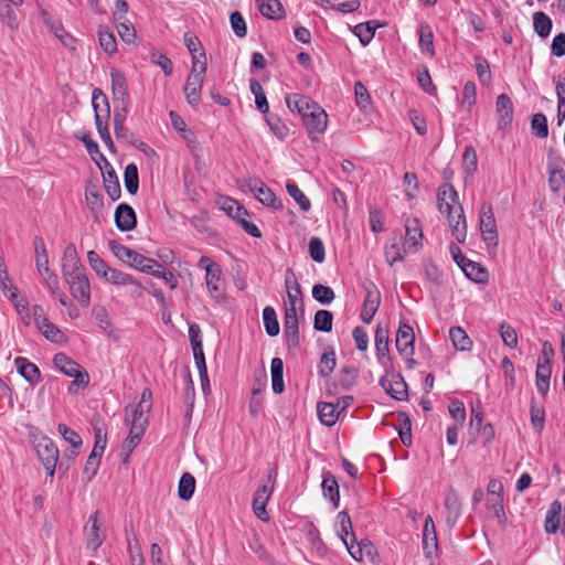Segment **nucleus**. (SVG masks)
Segmentation results:
<instances>
[{
	"label": "nucleus",
	"mask_w": 565,
	"mask_h": 565,
	"mask_svg": "<svg viewBox=\"0 0 565 565\" xmlns=\"http://www.w3.org/2000/svg\"><path fill=\"white\" fill-rule=\"evenodd\" d=\"M437 203L440 213L447 216L456 244H462L467 232L466 220L462 206L458 202V194L451 184L445 183L439 186Z\"/></svg>",
	"instance_id": "nucleus-1"
},
{
	"label": "nucleus",
	"mask_w": 565,
	"mask_h": 565,
	"mask_svg": "<svg viewBox=\"0 0 565 565\" xmlns=\"http://www.w3.org/2000/svg\"><path fill=\"white\" fill-rule=\"evenodd\" d=\"M65 258L63 274L70 291L83 307H87L90 302V286L85 269L77 258L76 249H66Z\"/></svg>",
	"instance_id": "nucleus-2"
},
{
	"label": "nucleus",
	"mask_w": 565,
	"mask_h": 565,
	"mask_svg": "<svg viewBox=\"0 0 565 565\" xmlns=\"http://www.w3.org/2000/svg\"><path fill=\"white\" fill-rule=\"evenodd\" d=\"M114 255L125 265L153 275L154 277L162 278L167 281L171 289L177 288L178 280L174 275L161 268V266L153 259L138 253L137 249H113Z\"/></svg>",
	"instance_id": "nucleus-3"
},
{
	"label": "nucleus",
	"mask_w": 565,
	"mask_h": 565,
	"mask_svg": "<svg viewBox=\"0 0 565 565\" xmlns=\"http://www.w3.org/2000/svg\"><path fill=\"white\" fill-rule=\"evenodd\" d=\"M125 422L129 426V434L121 445L120 456L124 462L128 461L130 454L139 445L148 426V416L139 407L125 409Z\"/></svg>",
	"instance_id": "nucleus-4"
},
{
	"label": "nucleus",
	"mask_w": 565,
	"mask_h": 565,
	"mask_svg": "<svg viewBox=\"0 0 565 565\" xmlns=\"http://www.w3.org/2000/svg\"><path fill=\"white\" fill-rule=\"evenodd\" d=\"M277 468L273 467L268 470L266 477L262 480V484L258 487L253 498V511L255 515L262 521H268L269 514L266 511V505L270 499L274 486L277 478Z\"/></svg>",
	"instance_id": "nucleus-5"
},
{
	"label": "nucleus",
	"mask_w": 565,
	"mask_h": 565,
	"mask_svg": "<svg viewBox=\"0 0 565 565\" xmlns=\"http://www.w3.org/2000/svg\"><path fill=\"white\" fill-rule=\"evenodd\" d=\"M92 103H93V107L95 110V124H96V128L99 134V137L103 140V142L111 150L114 148V142H113V139H111L109 130H108V125L106 121L105 122L103 121V116L99 113V104L103 103L106 107L105 118L106 119L109 118L110 110H109L107 97L99 88H95L93 90Z\"/></svg>",
	"instance_id": "nucleus-6"
},
{
	"label": "nucleus",
	"mask_w": 565,
	"mask_h": 565,
	"mask_svg": "<svg viewBox=\"0 0 565 565\" xmlns=\"http://www.w3.org/2000/svg\"><path fill=\"white\" fill-rule=\"evenodd\" d=\"M53 363L57 370L67 376L74 377L73 385L87 386L89 383L88 373L82 366L64 353H56Z\"/></svg>",
	"instance_id": "nucleus-7"
},
{
	"label": "nucleus",
	"mask_w": 565,
	"mask_h": 565,
	"mask_svg": "<svg viewBox=\"0 0 565 565\" xmlns=\"http://www.w3.org/2000/svg\"><path fill=\"white\" fill-rule=\"evenodd\" d=\"M242 189H246L264 205L275 210L282 209L281 200L277 199L275 193L259 179L248 178L242 184Z\"/></svg>",
	"instance_id": "nucleus-8"
},
{
	"label": "nucleus",
	"mask_w": 565,
	"mask_h": 565,
	"mask_svg": "<svg viewBox=\"0 0 565 565\" xmlns=\"http://www.w3.org/2000/svg\"><path fill=\"white\" fill-rule=\"evenodd\" d=\"M451 256L467 278L477 284H484L488 281L489 274L486 267L467 258L461 253V249H451Z\"/></svg>",
	"instance_id": "nucleus-9"
},
{
	"label": "nucleus",
	"mask_w": 565,
	"mask_h": 565,
	"mask_svg": "<svg viewBox=\"0 0 565 565\" xmlns=\"http://www.w3.org/2000/svg\"><path fill=\"white\" fill-rule=\"evenodd\" d=\"M363 289L365 291V298L360 317L364 323H371L381 305V292L376 285L371 280L363 282Z\"/></svg>",
	"instance_id": "nucleus-10"
},
{
	"label": "nucleus",
	"mask_w": 565,
	"mask_h": 565,
	"mask_svg": "<svg viewBox=\"0 0 565 565\" xmlns=\"http://www.w3.org/2000/svg\"><path fill=\"white\" fill-rule=\"evenodd\" d=\"M35 450L49 476L53 477L58 460L57 447L50 438L42 437L36 441Z\"/></svg>",
	"instance_id": "nucleus-11"
},
{
	"label": "nucleus",
	"mask_w": 565,
	"mask_h": 565,
	"mask_svg": "<svg viewBox=\"0 0 565 565\" xmlns=\"http://www.w3.org/2000/svg\"><path fill=\"white\" fill-rule=\"evenodd\" d=\"M480 221V230L484 242L488 246H497L498 245V232H497V222L494 218L493 207L490 203L484 202L480 207L479 213Z\"/></svg>",
	"instance_id": "nucleus-12"
},
{
	"label": "nucleus",
	"mask_w": 565,
	"mask_h": 565,
	"mask_svg": "<svg viewBox=\"0 0 565 565\" xmlns=\"http://www.w3.org/2000/svg\"><path fill=\"white\" fill-rule=\"evenodd\" d=\"M302 120L306 125L309 138L316 141L327 129L328 115L319 105H312L310 113H308Z\"/></svg>",
	"instance_id": "nucleus-13"
},
{
	"label": "nucleus",
	"mask_w": 565,
	"mask_h": 565,
	"mask_svg": "<svg viewBox=\"0 0 565 565\" xmlns=\"http://www.w3.org/2000/svg\"><path fill=\"white\" fill-rule=\"evenodd\" d=\"M298 305L287 303L284 315V334L289 347L299 345Z\"/></svg>",
	"instance_id": "nucleus-14"
},
{
	"label": "nucleus",
	"mask_w": 565,
	"mask_h": 565,
	"mask_svg": "<svg viewBox=\"0 0 565 565\" xmlns=\"http://www.w3.org/2000/svg\"><path fill=\"white\" fill-rule=\"evenodd\" d=\"M35 265L39 275L41 276L42 282L46 286L51 294L57 292L58 289V278L57 276L50 269L49 266V256L46 249H36L35 254Z\"/></svg>",
	"instance_id": "nucleus-15"
},
{
	"label": "nucleus",
	"mask_w": 565,
	"mask_h": 565,
	"mask_svg": "<svg viewBox=\"0 0 565 565\" xmlns=\"http://www.w3.org/2000/svg\"><path fill=\"white\" fill-rule=\"evenodd\" d=\"M414 342L415 334L413 328L405 322H401L395 340L398 353L404 358L412 356L414 353Z\"/></svg>",
	"instance_id": "nucleus-16"
},
{
	"label": "nucleus",
	"mask_w": 565,
	"mask_h": 565,
	"mask_svg": "<svg viewBox=\"0 0 565 565\" xmlns=\"http://www.w3.org/2000/svg\"><path fill=\"white\" fill-rule=\"evenodd\" d=\"M446 523L449 527H454L461 515V502L459 494L450 488L445 494Z\"/></svg>",
	"instance_id": "nucleus-17"
},
{
	"label": "nucleus",
	"mask_w": 565,
	"mask_h": 565,
	"mask_svg": "<svg viewBox=\"0 0 565 565\" xmlns=\"http://www.w3.org/2000/svg\"><path fill=\"white\" fill-rule=\"evenodd\" d=\"M98 511L90 514L88 524L85 527L86 545L93 551H96L105 539V533L98 526Z\"/></svg>",
	"instance_id": "nucleus-18"
},
{
	"label": "nucleus",
	"mask_w": 565,
	"mask_h": 565,
	"mask_svg": "<svg viewBox=\"0 0 565 565\" xmlns=\"http://www.w3.org/2000/svg\"><path fill=\"white\" fill-rule=\"evenodd\" d=\"M110 78L114 100L121 103V105H127L129 92L126 76L121 71L113 68L110 71Z\"/></svg>",
	"instance_id": "nucleus-19"
},
{
	"label": "nucleus",
	"mask_w": 565,
	"mask_h": 565,
	"mask_svg": "<svg viewBox=\"0 0 565 565\" xmlns=\"http://www.w3.org/2000/svg\"><path fill=\"white\" fill-rule=\"evenodd\" d=\"M497 114H498V127L499 129H507L513 119V105L510 97L507 94H501L497 98Z\"/></svg>",
	"instance_id": "nucleus-20"
},
{
	"label": "nucleus",
	"mask_w": 565,
	"mask_h": 565,
	"mask_svg": "<svg viewBox=\"0 0 565 565\" xmlns=\"http://www.w3.org/2000/svg\"><path fill=\"white\" fill-rule=\"evenodd\" d=\"M104 160L106 163V169L103 171L104 188L108 196L116 201L121 194L120 183L111 164L105 158Z\"/></svg>",
	"instance_id": "nucleus-21"
},
{
	"label": "nucleus",
	"mask_w": 565,
	"mask_h": 565,
	"mask_svg": "<svg viewBox=\"0 0 565 565\" xmlns=\"http://www.w3.org/2000/svg\"><path fill=\"white\" fill-rule=\"evenodd\" d=\"M206 271V286L210 295L214 299H220L223 296V284L221 280V269L215 264H210L205 268Z\"/></svg>",
	"instance_id": "nucleus-22"
},
{
	"label": "nucleus",
	"mask_w": 565,
	"mask_h": 565,
	"mask_svg": "<svg viewBox=\"0 0 565 565\" xmlns=\"http://www.w3.org/2000/svg\"><path fill=\"white\" fill-rule=\"evenodd\" d=\"M286 104L292 113H297L303 118L310 113L312 105H318L312 102L309 97L301 94H289L286 96Z\"/></svg>",
	"instance_id": "nucleus-23"
},
{
	"label": "nucleus",
	"mask_w": 565,
	"mask_h": 565,
	"mask_svg": "<svg viewBox=\"0 0 565 565\" xmlns=\"http://www.w3.org/2000/svg\"><path fill=\"white\" fill-rule=\"evenodd\" d=\"M115 222L119 230L129 231L136 225L135 211L128 204H119L115 212Z\"/></svg>",
	"instance_id": "nucleus-24"
},
{
	"label": "nucleus",
	"mask_w": 565,
	"mask_h": 565,
	"mask_svg": "<svg viewBox=\"0 0 565 565\" xmlns=\"http://www.w3.org/2000/svg\"><path fill=\"white\" fill-rule=\"evenodd\" d=\"M423 230L420 222L415 217L405 221V243L412 247L423 245Z\"/></svg>",
	"instance_id": "nucleus-25"
},
{
	"label": "nucleus",
	"mask_w": 565,
	"mask_h": 565,
	"mask_svg": "<svg viewBox=\"0 0 565 565\" xmlns=\"http://www.w3.org/2000/svg\"><path fill=\"white\" fill-rule=\"evenodd\" d=\"M337 524L339 526L338 534L345 547L352 542L355 543V534L352 529V521L345 511H341L337 516Z\"/></svg>",
	"instance_id": "nucleus-26"
},
{
	"label": "nucleus",
	"mask_w": 565,
	"mask_h": 565,
	"mask_svg": "<svg viewBox=\"0 0 565 565\" xmlns=\"http://www.w3.org/2000/svg\"><path fill=\"white\" fill-rule=\"evenodd\" d=\"M388 329L382 324H377L375 330V349L379 361L384 364L388 360Z\"/></svg>",
	"instance_id": "nucleus-27"
},
{
	"label": "nucleus",
	"mask_w": 565,
	"mask_h": 565,
	"mask_svg": "<svg viewBox=\"0 0 565 565\" xmlns=\"http://www.w3.org/2000/svg\"><path fill=\"white\" fill-rule=\"evenodd\" d=\"M203 79L195 78L194 76H188L183 92L185 95L186 102L191 106H198L201 100V92L203 86Z\"/></svg>",
	"instance_id": "nucleus-28"
},
{
	"label": "nucleus",
	"mask_w": 565,
	"mask_h": 565,
	"mask_svg": "<svg viewBox=\"0 0 565 565\" xmlns=\"http://www.w3.org/2000/svg\"><path fill=\"white\" fill-rule=\"evenodd\" d=\"M321 487L324 498L330 500L334 509L338 508L340 502V492L338 481L334 476L330 472H327L323 476Z\"/></svg>",
	"instance_id": "nucleus-29"
},
{
	"label": "nucleus",
	"mask_w": 565,
	"mask_h": 565,
	"mask_svg": "<svg viewBox=\"0 0 565 565\" xmlns=\"http://www.w3.org/2000/svg\"><path fill=\"white\" fill-rule=\"evenodd\" d=\"M14 364L19 373L31 384L38 383L40 380V370L34 364L29 362L25 358H17Z\"/></svg>",
	"instance_id": "nucleus-30"
},
{
	"label": "nucleus",
	"mask_w": 565,
	"mask_h": 565,
	"mask_svg": "<svg viewBox=\"0 0 565 565\" xmlns=\"http://www.w3.org/2000/svg\"><path fill=\"white\" fill-rule=\"evenodd\" d=\"M317 411L320 422L326 426H333L340 414L338 406L333 403L320 402L318 403Z\"/></svg>",
	"instance_id": "nucleus-31"
},
{
	"label": "nucleus",
	"mask_w": 565,
	"mask_h": 565,
	"mask_svg": "<svg viewBox=\"0 0 565 565\" xmlns=\"http://www.w3.org/2000/svg\"><path fill=\"white\" fill-rule=\"evenodd\" d=\"M221 210H223L228 216L233 218H239L241 216H247L248 212L247 210L241 205L236 200L223 196L220 198L217 201Z\"/></svg>",
	"instance_id": "nucleus-32"
},
{
	"label": "nucleus",
	"mask_w": 565,
	"mask_h": 565,
	"mask_svg": "<svg viewBox=\"0 0 565 565\" xmlns=\"http://www.w3.org/2000/svg\"><path fill=\"white\" fill-rule=\"evenodd\" d=\"M271 369V386L276 394L284 392V363L279 358H274L270 364Z\"/></svg>",
	"instance_id": "nucleus-33"
},
{
	"label": "nucleus",
	"mask_w": 565,
	"mask_h": 565,
	"mask_svg": "<svg viewBox=\"0 0 565 565\" xmlns=\"http://www.w3.org/2000/svg\"><path fill=\"white\" fill-rule=\"evenodd\" d=\"M385 391L395 399L403 401L407 397V385L402 376H396L387 384L382 382Z\"/></svg>",
	"instance_id": "nucleus-34"
},
{
	"label": "nucleus",
	"mask_w": 565,
	"mask_h": 565,
	"mask_svg": "<svg viewBox=\"0 0 565 565\" xmlns=\"http://www.w3.org/2000/svg\"><path fill=\"white\" fill-rule=\"evenodd\" d=\"M562 512V504L559 501H553L547 510L545 519V531L547 533H555L559 527V519Z\"/></svg>",
	"instance_id": "nucleus-35"
},
{
	"label": "nucleus",
	"mask_w": 565,
	"mask_h": 565,
	"mask_svg": "<svg viewBox=\"0 0 565 565\" xmlns=\"http://www.w3.org/2000/svg\"><path fill=\"white\" fill-rule=\"evenodd\" d=\"M552 375V365L539 364L535 372V384L537 391L542 395H546L550 388V380Z\"/></svg>",
	"instance_id": "nucleus-36"
},
{
	"label": "nucleus",
	"mask_w": 565,
	"mask_h": 565,
	"mask_svg": "<svg viewBox=\"0 0 565 565\" xmlns=\"http://www.w3.org/2000/svg\"><path fill=\"white\" fill-rule=\"evenodd\" d=\"M553 22L551 18L544 12L533 13V28L536 34L541 38H547L552 31Z\"/></svg>",
	"instance_id": "nucleus-37"
},
{
	"label": "nucleus",
	"mask_w": 565,
	"mask_h": 565,
	"mask_svg": "<svg viewBox=\"0 0 565 565\" xmlns=\"http://www.w3.org/2000/svg\"><path fill=\"white\" fill-rule=\"evenodd\" d=\"M85 198L89 210L93 213L98 214L104 205L103 196L99 193L98 186L96 184H87L85 190Z\"/></svg>",
	"instance_id": "nucleus-38"
},
{
	"label": "nucleus",
	"mask_w": 565,
	"mask_h": 565,
	"mask_svg": "<svg viewBox=\"0 0 565 565\" xmlns=\"http://www.w3.org/2000/svg\"><path fill=\"white\" fill-rule=\"evenodd\" d=\"M260 13L268 19H278L282 14L279 0H256Z\"/></svg>",
	"instance_id": "nucleus-39"
},
{
	"label": "nucleus",
	"mask_w": 565,
	"mask_h": 565,
	"mask_svg": "<svg viewBox=\"0 0 565 565\" xmlns=\"http://www.w3.org/2000/svg\"><path fill=\"white\" fill-rule=\"evenodd\" d=\"M263 321L265 326L266 333L269 337H276L279 334V322L277 319L276 311L273 307L267 306L263 310Z\"/></svg>",
	"instance_id": "nucleus-40"
},
{
	"label": "nucleus",
	"mask_w": 565,
	"mask_h": 565,
	"mask_svg": "<svg viewBox=\"0 0 565 565\" xmlns=\"http://www.w3.org/2000/svg\"><path fill=\"white\" fill-rule=\"evenodd\" d=\"M449 337H450V340H451L454 347L457 350H461V351L470 350L472 342L462 328L452 327L449 330Z\"/></svg>",
	"instance_id": "nucleus-41"
},
{
	"label": "nucleus",
	"mask_w": 565,
	"mask_h": 565,
	"mask_svg": "<svg viewBox=\"0 0 565 565\" xmlns=\"http://www.w3.org/2000/svg\"><path fill=\"white\" fill-rule=\"evenodd\" d=\"M194 490H195L194 477L189 472H184L179 480V487H178L179 498L182 500H190L194 493Z\"/></svg>",
	"instance_id": "nucleus-42"
},
{
	"label": "nucleus",
	"mask_w": 565,
	"mask_h": 565,
	"mask_svg": "<svg viewBox=\"0 0 565 565\" xmlns=\"http://www.w3.org/2000/svg\"><path fill=\"white\" fill-rule=\"evenodd\" d=\"M125 186L128 193L136 194L139 189L138 168L135 163L126 166L124 171Z\"/></svg>",
	"instance_id": "nucleus-43"
},
{
	"label": "nucleus",
	"mask_w": 565,
	"mask_h": 565,
	"mask_svg": "<svg viewBox=\"0 0 565 565\" xmlns=\"http://www.w3.org/2000/svg\"><path fill=\"white\" fill-rule=\"evenodd\" d=\"M530 416L533 429L537 434H541L545 425V409L543 406L539 405L534 399H532L531 402Z\"/></svg>",
	"instance_id": "nucleus-44"
},
{
	"label": "nucleus",
	"mask_w": 565,
	"mask_h": 565,
	"mask_svg": "<svg viewBox=\"0 0 565 565\" xmlns=\"http://www.w3.org/2000/svg\"><path fill=\"white\" fill-rule=\"evenodd\" d=\"M379 24L375 21H367L366 23L356 24L354 34L359 38L363 45L369 44L374 38V33Z\"/></svg>",
	"instance_id": "nucleus-45"
},
{
	"label": "nucleus",
	"mask_w": 565,
	"mask_h": 565,
	"mask_svg": "<svg viewBox=\"0 0 565 565\" xmlns=\"http://www.w3.org/2000/svg\"><path fill=\"white\" fill-rule=\"evenodd\" d=\"M99 44L105 53L115 54L117 52V42L114 33L108 28L100 26L98 30Z\"/></svg>",
	"instance_id": "nucleus-46"
},
{
	"label": "nucleus",
	"mask_w": 565,
	"mask_h": 565,
	"mask_svg": "<svg viewBox=\"0 0 565 565\" xmlns=\"http://www.w3.org/2000/svg\"><path fill=\"white\" fill-rule=\"evenodd\" d=\"M92 315L97 326L100 329H103V331H105L108 334L113 332V323L110 321L109 313L105 307L95 306L92 310Z\"/></svg>",
	"instance_id": "nucleus-47"
},
{
	"label": "nucleus",
	"mask_w": 565,
	"mask_h": 565,
	"mask_svg": "<svg viewBox=\"0 0 565 565\" xmlns=\"http://www.w3.org/2000/svg\"><path fill=\"white\" fill-rule=\"evenodd\" d=\"M347 550L354 559L362 561L364 555H372L374 548L373 544L370 541L361 540L356 544V546L354 545V543L351 542L347 546Z\"/></svg>",
	"instance_id": "nucleus-48"
},
{
	"label": "nucleus",
	"mask_w": 565,
	"mask_h": 565,
	"mask_svg": "<svg viewBox=\"0 0 565 565\" xmlns=\"http://www.w3.org/2000/svg\"><path fill=\"white\" fill-rule=\"evenodd\" d=\"M249 87H250V92L255 96V103H256L257 109L260 113H264V114L267 113L269 109V105H268L267 98L265 96V93H264V89H263V86L260 85V83L258 81L252 78L249 81Z\"/></svg>",
	"instance_id": "nucleus-49"
},
{
	"label": "nucleus",
	"mask_w": 565,
	"mask_h": 565,
	"mask_svg": "<svg viewBox=\"0 0 565 565\" xmlns=\"http://www.w3.org/2000/svg\"><path fill=\"white\" fill-rule=\"evenodd\" d=\"M9 275L7 270V265L4 259L0 257V287L3 294L10 299L13 300L17 298L18 289L9 284Z\"/></svg>",
	"instance_id": "nucleus-50"
},
{
	"label": "nucleus",
	"mask_w": 565,
	"mask_h": 565,
	"mask_svg": "<svg viewBox=\"0 0 565 565\" xmlns=\"http://www.w3.org/2000/svg\"><path fill=\"white\" fill-rule=\"evenodd\" d=\"M333 316L328 310H318L313 319V328L317 331L330 332L332 330Z\"/></svg>",
	"instance_id": "nucleus-51"
},
{
	"label": "nucleus",
	"mask_w": 565,
	"mask_h": 565,
	"mask_svg": "<svg viewBox=\"0 0 565 565\" xmlns=\"http://www.w3.org/2000/svg\"><path fill=\"white\" fill-rule=\"evenodd\" d=\"M359 377V370L353 365H348L341 369L339 374V384L343 390H350Z\"/></svg>",
	"instance_id": "nucleus-52"
},
{
	"label": "nucleus",
	"mask_w": 565,
	"mask_h": 565,
	"mask_svg": "<svg viewBox=\"0 0 565 565\" xmlns=\"http://www.w3.org/2000/svg\"><path fill=\"white\" fill-rule=\"evenodd\" d=\"M419 47L422 52L434 55V35L429 25L424 24L419 28Z\"/></svg>",
	"instance_id": "nucleus-53"
},
{
	"label": "nucleus",
	"mask_w": 565,
	"mask_h": 565,
	"mask_svg": "<svg viewBox=\"0 0 565 565\" xmlns=\"http://www.w3.org/2000/svg\"><path fill=\"white\" fill-rule=\"evenodd\" d=\"M557 93V125L561 126L565 119V76H559L556 84Z\"/></svg>",
	"instance_id": "nucleus-54"
},
{
	"label": "nucleus",
	"mask_w": 565,
	"mask_h": 565,
	"mask_svg": "<svg viewBox=\"0 0 565 565\" xmlns=\"http://www.w3.org/2000/svg\"><path fill=\"white\" fill-rule=\"evenodd\" d=\"M286 189L288 194L299 204L302 211H309L311 206L310 201L296 183L287 182Z\"/></svg>",
	"instance_id": "nucleus-55"
},
{
	"label": "nucleus",
	"mask_w": 565,
	"mask_h": 565,
	"mask_svg": "<svg viewBox=\"0 0 565 565\" xmlns=\"http://www.w3.org/2000/svg\"><path fill=\"white\" fill-rule=\"evenodd\" d=\"M206 73V56L205 52L201 51L199 55L192 56V67L189 76H194L204 81Z\"/></svg>",
	"instance_id": "nucleus-56"
},
{
	"label": "nucleus",
	"mask_w": 565,
	"mask_h": 565,
	"mask_svg": "<svg viewBox=\"0 0 565 565\" xmlns=\"http://www.w3.org/2000/svg\"><path fill=\"white\" fill-rule=\"evenodd\" d=\"M500 335L502 338V341L504 344L511 349H514L518 347V334L515 329L509 324L508 322H501L500 323Z\"/></svg>",
	"instance_id": "nucleus-57"
},
{
	"label": "nucleus",
	"mask_w": 565,
	"mask_h": 565,
	"mask_svg": "<svg viewBox=\"0 0 565 565\" xmlns=\"http://www.w3.org/2000/svg\"><path fill=\"white\" fill-rule=\"evenodd\" d=\"M312 297L322 305H328L333 301L335 295L334 291L324 285L317 284L312 288Z\"/></svg>",
	"instance_id": "nucleus-58"
},
{
	"label": "nucleus",
	"mask_w": 565,
	"mask_h": 565,
	"mask_svg": "<svg viewBox=\"0 0 565 565\" xmlns=\"http://www.w3.org/2000/svg\"><path fill=\"white\" fill-rule=\"evenodd\" d=\"M531 128L537 137L546 138L548 135L546 116L542 113L533 115L531 120Z\"/></svg>",
	"instance_id": "nucleus-59"
},
{
	"label": "nucleus",
	"mask_w": 565,
	"mask_h": 565,
	"mask_svg": "<svg viewBox=\"0 0 565 565\" xmlns=\"http://www.w3.org/2000/svg\"><path fill=\"white\" fill-rule=\"evenodd\" d=\"M117 32L121 40L128 44L132 43L136 39L135 26L127 19L117 21Z\"/></svg>",
	"instance_id": "nucleus-60"
},
{
	"label": "nucleus",
	"mask_w": 565,
	"mask_h": 565,
	"mask_svg": "<svg viewBox=\"0 0 565 565\" xmlns=\"http://www.w3.org/2000/svg\"><path fill=\"white\" fill-rule=\"evenodd\" d=\"M335 367V354L334 351H327L322 354L320 364H319V373L322 376H329Z\"/></svg>",
	"instance_id": "nucleus-61"
},
{
	"label": "nucleus",
	"mask_w": 565,
	"mask_h": 565,
	"mask_svg": "<svg viewBox=\"0 0 565 565\" xmlns=\"http://www.w3.org/2000/svg\"><path fill=\"white\" fill-rule=\"evenodd\" d=\"M150 60L152 63L157 64L164 75H170L173 70L172 61L163 53H160L158 51H152L150 53Z\"/></svg>",
	"instance_id": "nucleus-62"
},
{
	"label": "nucleus",
	"mask_w": 565,
	"mask_h": 565,
	"mask_svg": "<svg viewBox=\"0 0 565 565\" xmlns=\"http://www.w3.org/2000/svg\"><path fill=\"white\" fill-rule=\"evenodd\" d=\"M39 331L50 341L56 342L61 338L62 333L58 330L56 326H54L50 320L46 318V321L44 323H40L36 326Z\"/></svg>",
	"instance_id": "nucleus-63"
},
{
	"label": "nucleus",
	"mask_w": 565,
	"mask_h": 565,
	"mask_svg": "<svg viewBox=\"0 0 565 565\" xmlns=\"http://www.w3.org/2000/svg\"><path fill=\"white\" fill-rule=\"evenodd\" d=\"M58 433L65 441L70 443L74 448H79L82 445L81 436L65 424H60L57 427Z\"/></svg>",
	"instance_id": "nucleus-64"
}]
</instances>
